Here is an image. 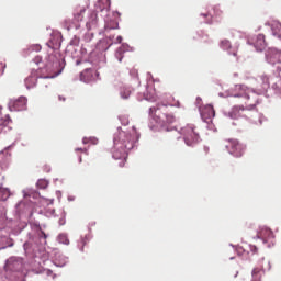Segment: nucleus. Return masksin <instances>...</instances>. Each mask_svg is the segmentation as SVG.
Segmentation results:
<instances>
[{
  "mask_svg": "<svg viewBox=\"0 0 281 281\" xmlns=\"http://www.w3.org/2000/svg\"><path fill=\"white\" fill-rule=\"evenodd\" d=\"M133 144V136L130 133L119 131L114 137L113 159H124L126 157V150H132Z\"/></svg>",
  "mask_w": 281,
  "mask_h": 281,
  "instance_id": "f257e3e1",
  "label": "nucleus"
},
{
  "mask_svg": "<svg viewBox=\"0 0 281 281\" xmlns=\"http://www.w3.org/2000/svg\"><path fill=\"white\" fill-rule=\"evenodd\" d=\"M180 135L187 146H196V144H199L200 136L194 124H187L181 127Z\"/></svg>",
  "mask_w": 281,
  "mask_h": 281,
  "instance_id": "f03ea898",
  "label": "nucleus"
},
{
  "mask_svg": "<svg viewBox=\"0 0 281 281\" xmlns=\"http://www.w3.org/2000/svg\"><path fill=\"white\" fill-rule=\"evenodd\" d=\"M85 12H87V9L83 7H77L74 11V19H66L64 21L66 30H69L70 27H76V30H78L80 27V23L85 21Z\"/></svg>",
  "mask_w": 281,
  "mask_h": 281,
  "instance_id": "7ed1b4c3",
  "label": "nucleus"
},
{
  "mask_svg": "<svg viewBox=\"0 0 281 281\" xmlns=\"http://www.w3.org/2000/svg\"><path fill=\"white\" fill-rule=\"evenodd\" d=\"M225 148L233 157L240 158L245 155V145L240 144L238 139L229 138L226 140Z\"/></svg>",
  "mask_w": 281,
  "mask_h": 281,
  "instance_id": "20e7f679",
  "label": "nucleus"
},
{
  "mask_svg": "<svg viewBox=\"0 0 281 281\" xmlns=\"http://www.w3.org/2000/svg\"><path fill=\"white\" fill-rule=\"evenodd\" d=\"M10 111H25L27 109V98L20 97L18 99H11L9 101Z\"/></svg>",
  "mask_w": 281,
  "mask_h": 281,
  "instance_id": "39448f33",
  "label": "nucleus"
},
{
  "mask_svg": "<svg viewBox=\"0 0 281 281\" xmlns=\"http://www.w3.org/2000/svg\"><path fill=\"white\" fill-rule=\"evenodd\" d=\"M257 237L261 238V240H263V243H267L268 240H271L274 237L273 236V231H271L267 226H262L257 232Z\"/></svg>",
  "mask_w": 281,
  "mask_h": 281,
  "instance_id": "423d86ee",
  "label": "nucleus"
},
{
  "mask_svg": "<svg viewBox=\"0 0 281 281\" xmlns=\"http://www.w3.org/2000/svg\"><path fill=\"white\" fill-rule=\"evenodd\" d=\"M266 25L271 29V32L273 36H277V38H280L281 41V23L278 20H270L266 22Z\"/></svg>",
  "mask_w": 281,
  "mask_h": 281,
  "instance_id": "0eeeda50",
  "label": "nucleus"
},
{
  "mask_svg": "<svg viewBox=\"0 0 281 281\" xmlns=\"http://www.w3.org/2000/svg\"><path fill=\"white\" fill-rule=\"evenodd\" d=\"M267 60L271 63V65H278L281 63V50L270 49L267 54Z\"/></svg>",
  "mask_w": 281,
  "mask_h": 281,
  "instance_id": "6e6552de",
  "label": "nucleus"
},
{
  "mask_svg": "<svg viewBox=\"0 0 281 281\" xmlns=\"http://www.w3.org/2000/svg\"><path fill=\"white\" fill-rule=\"evenodd\" d=\"M38 78H41V75H38V70H33L24 81L26 89H33V87H36Z\"/></svg>",
  "mask_w": 281,
  "mask_h": 281,
  "instance_id": "1a4fd4ad",
  "label": "nucleus"
},
{
  "mask_svg": "<svg viewBox=\"0 0 281 281\" xmlns=\"http://www.w3.org/2000/svg\"><path fill=\"white\" fill-rule=\"evenodd\" d=\"M216 115V112L214 111V108L212 105L205 106L202 112L201 116L207 122V120H212Z\"/></svg>",
  "mask_w": 281,
  "mask_h": 281,
  "instance_id": "9d476101",
  "label": "nucleus"
},
{
  "mask_svg": "<svg viewBox=\"0 0 281 281\" xmlns=\"http://www.w3.org/2000/svg\"><path fill=\"white\" fill-rule=\"evenodd\" d=\"M243 113H245L244 106H234L228 115L232 120H238V117H243Z\"/></svg>",
  "mask_w": 281,
  "mask_h": 281,
  "instance_id": "9b49d317",
  "label": "nucleus"
},
{
  "mask_svg": "<svg viewBox=\"0 0 281 281\" xmlns=\"http://www.w3.org/2000/svg\"><path fill=\"white\" fill-rule=\"evenodd\" d=\"M235 91L239 92L232 94L234 98H249V95H247V88L243 85L235 86Z\"/></svg>",
  "mask_w": 281,
  "mask_h": 281,
  "instance_id": "f8f14e48",
  "label": "nucleus"
},
{
  "mask_svg": "<svg viewBox=\"0 0 281 281\" xmlns=\"http://www.w3.org/2000/svg\"><path fill=\"white\" fill-rule=\"evenodd\" d=\"M128 52V45L122 44L115 52V58H117L119 63H122V58H124V54Z\"/></svg>",
  "mask_w": 281,
  "mask_h": 281,
  "instance_id": "ddd939ff",
  "label": "nucleus"
},
{
  "mask_svg": "<svg viewBox=\"0 0 281 281\" xmlns=\"http://www.w3.org/2000/svg\"><path fill=\"white\" fill-rule=\"evenodd\" d=\"M262 276H265V270L261 268H254L251 272V281H262Z\"/></svg>",
  "mask_w": 281,
  "mask_h": 281,
  "instance_id": "4468645a",
  "label": "nucleus"
},
{
  "mask_svg": "<svg viewBox=\"0 0 281 281\" xmlns=\"http://www.w3.org/2000/svg\"><path fill=\"white\" fill-rule=\"evenodd\" d=\"M88 245H89V235L81 237L80 240L78 241V248L80 249V251H85V247H87Z\"/></svg>",
  "mask_w": 281,
  "mask_h": 281,
  "instance_id": "2eb2a0df",
  "label": "nucleus"
},
{
  "mask_svg": "<svg viewBox=\"0 0 281 281\" xmlns=\"http://www.w3.org/2000/svg\"><path fill=\"white\" fill-rule=\"evenodd\" d=\"M244 251L247 254H258V247L251 245V244H244L243 246Z\"/></svg>",
  "mask_w": 281,
  "mask_h": 281,
  "instance_id": "dca6fc26",
  "label": "nucleus"
},
{
  "mask_svg": "<svg viewBox=\"0 0 281 281\" xmlns=\"http://www.w3.org/2000/svg\"><path fill=\"white\" fill-rule=\"evenodd\" d=\"M259 80L261 82V87L262 89H269L270 86V81H269V76H267L266 74L261 75L259 77Z\"/></svg>",
  "mask_w": 281,
  "mask_h": 281,
  "instance_id": "f3484780",
  "label": "nucleus"
},
{
  "mask_svg": "<svg viewBox=\"0 0 281 281\" xmlns=\"http://www.w3.org/2000/svg\"><path fill=\"white\" fill-rule=\"evenodd\" d=\"M0 199L1 201H8L10 199V189L0 187Z\"/></svg>",
  "mask_w": 281,
  "mask_h": 281,
  "instance_id": "a211bd4d",
  "label": "nucleus"
},
{
  "mask_svg": "<svg viewBox=\"0 0 281 281\" xmlns=\"http://www.w3.org/2000/svg\"><path fill=\"white\" fill-rule=\"evenodd\" d=\"M89 76H92L91 70L86 69L80 74V80H82V82H89Z\"/></svg>",
  "mask_w": 281,
  "mask_h": 281,
  "instance_id": "6ab92c4d",
  "label": "nucleus"
},
{
  "mask_svg": "<svg viewBox=\"0 0 281 281\" xmlns=\"http://www.w3.org/2000/svg\"><path fill=\"white\" fill-rule=\"evenodd\" d=\"M131 93H132V90H131V88H123L122 90H121V98L123 99V100H128V98H131Z\"/></svg>",
  "mask_w": 281,
  "mask_h": 281,
  "instance_id": "aec40b11",
  "label": "nucleus"
},
{
  "mask_svg": "<svg viewBox=\"0 0 281 281\" xmlns=\"http://www.w3.org/2000/svg\"><path fill=\"white\" fill-rule=\"evenodd\" d=\"M220 47H222V49H229V47H232V43L228 40H223L220 43Z\"/></svg>",
  "mask_w": 281,
  "mask_h": 281,
  "instance_id": "412c9836",
  "label": "nucleus"
},
{
  "mask_svg": "<svg viewBox=\"0 0 281 281\" xmlns=\"http://www.w3.org/2000/svg\"><path fill=\"white\" fill-rule=\"evenodd\" d=\"M48 186H49V182H47V180L37 181V188H40L41 190H45V188H47Z\"/></svg>",
  "mask_w": 281,
  "mask_h": 281,
  "instance_id": "4be33fe9",
  "label": "nucleus"
},
{
  "mask_svg": "<svg viewBox=\"0 0 281 281\" xmlns=\"http://www.w3.org/2000/svg\"><path fill=\"white\" fill-rule=\"evenodd\" d=\"M13 265H18L15 268H10L12 271H21V267H22V263H21V260H14L13 261Z\"/></svg>",
  "mask_w": 281,
  "mask_h": 281,
  "instance_id": "5701e85b",
  "label": "nucleus"
},
{
  "mask_svg": "<svg viewBox=\"0 0 281 281\" xmlns=\"http://www.w3.org/2000/svg\"><path fill=\"white\" fill-rule=\"evenodd\" d=\"M257 41L261 47H265V35H258Z\"/></svg>",
  "mask_w": 281,
  "mask_h": 281,
  "instance_id": "b1692460",
  "label": "nucleus"
},
{
  "mask_svg": "<svg viewBox=\"0 0 281 281\" xmlns=\"http://www.w3.org/2000/svg\"><path fill=\"white\" fill-rule=\"evenodd\" d=\"M8 125V120L0 117V131L3 130V126Z\"/></svg>",
  "mask_w": 281,
  "mask_h": 281,
  "instance_id": "393cba45",
  "label": "nucleus"
},
{
  "mask_svg": "<svg viewBox=\"0 0 281 281\" xmlns=\"http://www.w3.org/2000/svg\"><path fill=\"white\" fill-rule=\"evenodd\" d=\"M33 61L35 63V65H41V63H43V57L36 56L34 57Z\"/></svg>",
  "mask_w": 281,
  "mask_h": 281,
  "instance_id": "a878e982",
  "label": "nucleus"
},
{
  "mask_svg": "<svg viewBox=\"0 0 281 281\" xmlns=\"http://www.w3.org/2000/svg\"><path fill=\"white\" fill-rule=\"evenodd\" d=\"M31 49H32L33 52H41L42 47H41V45L35 44V45H33V46L31 47Z\"/></svg>",
  "mask_w": 281,
  "mask_h": 281,
  "instance_id": "bb28decb",
  "label": "nucleus"
},
{
  "mask_svg": "<svg viewBox=\"0 0 281 281\" xmlns=\"http://www.w3.org/2000/svg\"><path fill=\"white\" fill-rule=\"evenodd\" d=\"M4 71H5V63H0V76H3Z\"/></svg>",
  "mask_w": 281,
  "mask_h": 281,
  "instance_id": "cd10ccee",
  "label": "nucleus"
},
{
  "mask_svg": "<svg viewBox=\"0 0 281 281\" xmlns=\"http://www.w3.org/2000/svg\"><path fill=\"white\" fill-rule=\"evenodd\" d=\"M76 153H85V155H89V150H87V148H77Z\"/></svg>",
  "mask_w": 281,
  "mask_h": 281,
  "instance_id": "c85d7f7f",
  "label": "nucleus"
},
{
  "mask_svg": "<svg viewBox=\"0 0 281 281\" xmlns=\"http://www.w3.org/2000/svg\"><path fill=\"white\" fill-rule=\"evenodd\" d=\"M90 144H92L93 146H95L98 144V138L95 137H90Z\"/></svg>",
  "mask_w": 281,
  "mask_h": 281,
  "instance_id": "c756f323",
  "label": "nucleus"
},
{
  "mask_svg": "<svg viewBox=\"0 0 281 281\" xmlns=\"http://www.w3.org/2000/svg\"><path fill=\"white\" fill-rule=\"evenodd\" d=\"M106 30H115V27H117L116 22H113V26H109V24L105 26Z\"/></svg>",
  "mask_w": 281,
  "mask_h": 281,
  "instance_id": "7c9ffc66",
  "label": "nucleus"
},
{
  "mask_svg": "<svg viewBox=\"0 0 281 281\" xmlns=\"http://www.w3.org/2000/svg\"><path fill=\"white\" fill-rule=\"evenodd\" d=\"M41 238H44V240H47V234L45 232L41 231Z\"/></svg>",
  "mask_w": 281,
  "mask_h": 281,
  "instance_id": "2f4dec72",
  "label": "nucleus"
},
{
  "mask_svg": "<svg viewBox=\"0 0 281 281\" xmlns=\"http://www.w3.org/2000/svg\"><path fill=\"white\" fill-rule=\"evenodd\" d=\"M82 144H90V137H83Z\"/></svg>",
  "mask_w": 281,
  "mask_h": 281,
  "instance_id": "473e14b6",
  "label": "nucleus"
},
{
  "mask_svg": "<svg viewBox=\"0 0 281 281\" xmlns=\"http://www.w3.org/2000/svg\"><path fill=\"white\" fill-rule=\"evenodd\" d=\"M116 42L122 43V36H117Z\"/></svg>",
  "mask_w": 281,
  "mask_h": 281,
  "instance_id": "72a5a7b5",
  "label": "nucleus"
},
{
  "mask_svg": "<svg viewBox=\"0 0 281 281\" xmlns=\"http://www.w3.org/2000/svg\"><path fill=\"white\" fill-rule=\"evenodd\" d=\"M79 164H82V156H79Z\"/></svg>",
  "mask_w": 281,
  "mask_h": 281,
  "instance_id": "f704fd0d",
  "label": "nucleus"
},
{
  "mask_svg": "<svg viewBox=\"0 0 281 281\" xmlns=\"http://www.w3.org/2000/svg\"><path fill=\"white\" fill-rule=\"evenodd\" d=\"M59 100H61L63 102H65V98H63V97H60V95H59Z\"/></svg>",
  "mask_w": 281,
  "mask_h": 281,
  "instance_id": "c9c22d12",
  "label": "nucleus"
},
{
  "mask_svg": "<svg viewBox=\"0 0 281 281\" xmlns=\"http://www.w3.org/2000/svg\"><path fill=\"white\" fill-rule=\"evenodd\" d=\"M153 111H155V108H150V112L153 113Z\"/></svg>",
  "mask_w": 281,
  "mask_h": 281,
  "instance_id": "e433bc0d",
  "label": "nucleus"
},
{
  "mask_svg": "<svg viewBox=\"0 0 281 281\" xmlns=\"http://www.w3.org/2000/svg\"><path fill=\"white\" fill-rule=\"evenodd\" d=\"M69 243V240H66V245Z\"/></svg>",
  "mask_w": 281,
  "mask_h": 281,
  "instance_id": "4c0bfd02",
  "label": "nucleus"
},
{
  "mask_svg": "<svg viewBox=\"0 0 281 281\" xmlns=\"http://www.w3.org/2000/svg\"><path fill=\"white\" fill-rule=\"evenodd\" d=\"M204 16H207V14H204Z\"/></svg>",
  "mask_w": 281,
  "mask_h": 281,
  "instance_id": "58836bf2",
  "label": "nucleus"
}]
</instances>
